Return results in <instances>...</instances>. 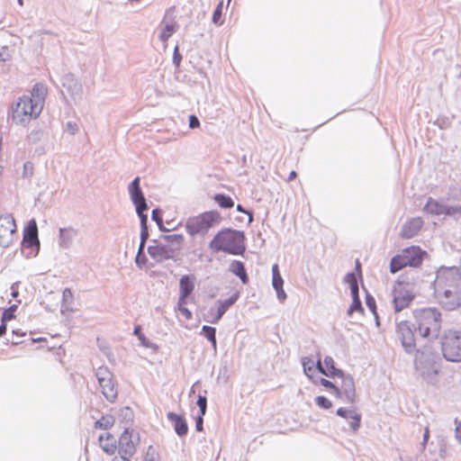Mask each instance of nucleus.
Listing matches in <instances>:
<instances>
[{
    "mask_svg": "<svg viewBox=\"0 0 461 461\" xmlns=\"http://www.w3.org/2000/svg\"><path fill=\"white\" fill-rule=\"evenodd\" d=\"M461 285V273L456 267H439L436 271V276L431 284L433 295L452 290Z\"/></svg>",
    "mask_w": 461,
    "mask_h": 461,
    "instance_id": "obj_6",
    "label": "nucleus"
},
{
    "mask_svg": "<svg viewBox=\"0 0 461 461\" xmlns=\"http://www.w3.org/2000/svg\"><path fill=\"white\" fill-rule=\"evenodd\" d=\"M12 51L7 46H4L0 50V61H6L11 59Z\"/></svg>",
    "mask_w": 461,
    "mask_h": 461,
    "instance_id": "obj_43",
    "label": "nucleus"
},
{
    "mask_svg": "<svg viewBox=\"0 0 461 461\" xmlns=\"http://www.w3.org/2000/svg\"><path fill=\"white\" fill-rule=\"evenodd\" d=\"M314 383H320L321 385H323L325 388L327 389H330L332 391V393L338 397V398H341V392L339 390V387L335 385L332 382H330V380H327L325 378H322V377H318L317 380H312Z\"/></svg>",
    "mask_w": 461,
    "mask_h": 461,
    "instance_id": "obj_33",
    "label": "nucleus"
},
{
    "mask_svg": "<svg viewBox=\"0 0 461 461\" xmlns=\"http://www.w3.org/2000/svg\"><path fill=\"white\" fill-rule=\"evenodd\" d=\"M230 271L239 276L241 282L246 285L249 283V276L247 275L244 264L240 260H233L230 264Z\"/></svg>",
    "mask_w": 461,
    "mask_h": 461,
    "instance_id": "obj_27",
    "label": "nucleus"
},
{
    "mask_svg": "<svg viewBox=\"0 0 461 461\" xmlns=\"http://www.w3.org/2000/svg\"><path fill=\"white\" fill-rule=\"evenodd\" d=\"M237 210H238L239 212H245V211L243 210V208H242V206H241L240 204H238V205H237Z\"/></svg>",
    "mask_w": 461,
    "mask_h": 461,
    "instance_id": "obj_63",
    "label": "nucleus"
},
{
    "mask_svg": "<svg viewBox=\"0 0 461 461\" xmlns=\"http://www.w3.org/2000/svg\"><path fill=\"white\" fill-rule=\"evenodd\" d=\"M240 297V293L239 292H235L230 298H228L227 300H224V301H219L218 303V307H217V310L215 312H213V311L212 310L210 312H209V319H208V321L212 322V323H216L218 322L221 318L222 317V315L226 312V311L231 306L233 305L237 300L239 299Z\"/></svg>",
    "mask_w": 461,
    "mask_h": 461,
    "instance_id": "obj_18",
    "label": "nucleus"
},
{
    "mask_svg": "<svg viewBox=\"0 0 461 461\" xmlns=\"http://www.w3.org/2000/svg\"><path fill=\"white\" fill-rule=\"evenodd\" d=\"M16 233V223L12 214L0 216V246L7 248L13 244Z\"/></svg>",
    "mask_w": 461,
    "mask_h": 461,
    "instance_id": "obj_11",
    "label": "nucleus"
},
{
    "mask_svg": "<svg viewBox=\"0 0 461 461\" xmlns=\"http://www.w3.org/2000/svg\"><path fill=\"white\" fill-rule=\"evenodd\" d=\"M139 441L138 435L133 429H126L120 436L117 442V449L120 455L132 456L136 452V445Z\"/></svg>",
    "mask_w": 461,
    "mask_h": 461,
    "instance_id": "obj_14",
    "label": "nucleus"
},
{
    "mask_svg": "<svg viewBox=\"0 0 461 461\" xmlns=\"http://www.w3.org/2000/svg\"><path fill=\"white\" fill-rule=\"evenodd\" d=\"M13 333L17 334L18 336H21V337L25 335L24 333H20L19 331H16V330H13Z\"/></svg>",
    "mask_w": 461,
    "mask_h": 461,
    "instance_id": "obj_64",
    "label": "nucleus"
},
{
    "mask_svg": "<svg viewBox=\"0 0 461 461\" xmlns=\"http://www.w3.org/2000/svg\"><path fill=\"white\" fill-rule=\"evenodd\" d=\"M45 89L41 85H35L30 95L20 97L11 108V120L16 125L27 126L32 120L37 119L44 106Z\"/></svg>",
    "mask_w": 461,
    "mask_h": 461,
    "instance_id": "obj_2",
    "label": "nucleus"
},
{
    "mask_svg": "<svg viewBox=\"0 0 461 461\" xmlns=\"http://www.w3.org/2000/svg\"><path fill=\"white\" fill-rule=\"evenodd\" d=\"M444 204L432 197H429L423 207V212L431 215H443Z\"/></svg>",
    "mask_w": 461,
    "mask_h": 461,
    "instance_id": "obj_26",
    "label": "nucleus"
},
{
    "mask_svg": "<svg viewBox=\"0 0 461 461\" xmlns=\"http://www.w3.org/2000/svg\"><path fill=\"white\" fill-rule=\"evenodd\" d=\"M433 296L437 303L447 311H455L461 307V285Z\"/></svg>",
    "mask_w": 461,
    "mask_h": 461,
    "instance_id": "obj_13",
    "label": "nucleus"
},
{
    "mask_svg": "<svg viewBox=\"0 0 461 461\" xmlns=\"http://www.w3.org/2000/svg\"><path fill=\"white\" fill-rule=\"evenodd\" d=\"M355 411H354V410H348V409L340 407L337 410V415H339V417H342L346 420H348L350 418V416H352Z\"/></svg>",
    "mask_w": 461,
    "mask_h": 461,
    "instance_id": "obj_45",
    "label": "nucleus"
},
{
    "mask_svg": "<svg viewBox=\"0 0 461 461\" xmlns=\"http://www.w3.org/2000/svg\"><path fill=\"white\" fill-rule=\"evenodd\" d=\"M324 365H325L326 368L328 369L327 376L337 377V376L343 375V371L341 369L335 367V362H334V359L332 358V357L326 356L324 357Z\"/></svg>",
    "mask_w": 461,
    "mask_h": 461,
    "instance_id": "obj_29",
    "label": "nucleus"
},
{
    "mask_svg": "<svg viewBox=\"0 0 461 461\" xmlns=\"http://www.w3.org/2000/svg\"><path fill=\"white\" fill-rule=\"evenodd\" d=\"M314 362L315 361L309 357L302 358L303 372L312 380H313V374L315 373Z\"/></svg>",
    "mask_w": 461,
    "mask_h": 461,
    "instance_id": "obj_31",
    "label": "nucleus"
},
{
    "mask_svg": "<svg viewBox=\"0 0 461 461\" xmlns=\"http://www.w3.org/2000/svg\"><path fill=\"white\" fill-rule=\"evenodd\" d=\"M456 429H455V438L456 441L461 444V421H458L457 419L455 420Z\"/></svg>",
    "mask_w": 461,
    "mask_h": 461,
    "instance_id": "obj_48",
    "label": "nucleus"
},
{
    "mask_svg": "<svg viewBox=\"0 0 461 461\" xmlns=\"http://www.w3.org/2000/svg\"><path fill=\"white\" fill-rule=\"evenodd\" d=\"M23 243V246L27 248H32L33 246L38 247L40 245L38 239V228L34 220L29 221L24 231Z\"/></svg>",
    "mask_w": 461,
    "mask_h": 461,
    "instance_id": "obj_21",
    "label": "nucleus"
},
{
    "mask_svg": "<svg viewBox=\"0 0 461 461\" xmlns=\"http://www.w3.org/2000/svg\"><path fill=\"white\" fill-rule=\"evenodd\" d=\"M202 332L203 334V336L212 342V347L214 348H216V346H217V342H216V337H215V333H216V330L215 328L213 327H211V326H206L204 325L202 329Z\"/></svg>",
    "mask_w": 461,
    "mask_h": 461,
    "instance_id": "obj_34",
    "label": "nucleus"
},
{
    "mask_svg": "<svg viewBox=\"0 0 461 461\" xmlns=\"http://www.w3.org/2000/svg\"><path fill=\"white\" fill-rule=\"evenodd\" d=\"M339 377L341 378V385L339 388L341 396L343 395L348 403H353L356 397V388L353 377L350 375H345L344 373L343 375Z\"/></svg>",
    "mask_w": 461,
    "mask_h": 461,
    "instance_id": "obj_19",
    "label": "nucleus"
},
{
    "mask_svg": "<svg viewBox=\"0 0 461 461\" xmlns=\"http://www.w3.org/2000/svg\"><path fill=\"white\" fill-rule=\"evenodd\" d=\"M139 216L140 217V221H141V227L142 228H147V215H145L143 213V212H141L140 213H138Z\"/></svg>",
    "mask_w": 461,
    "mask_h": 461,
    "instance_id": "obj_57",
    "label": "nucleus"
},
{
    "mask_svg": "<svg viewBox=\"0 0 461 461\" xmlns=\"http://www.w3.org/2000/svg\"><path fill=\"white\" fill-rule=\"evenodd\" d=\"M140 178L136 176L129 185V193L138 213L146 211L148 208L145 197L140 186Z\"/></svg>",
    "mask_w": 461,
    "mask_h": 461,
    "instance_id": "obj_16",
    "label": "nucleus"
},
{
    "mask_svg": "<svg viewBox=\"0 0 461 461\" xmlns=\"http://www.w3.org/2000/svg\"><path fill=\"white\" fill-rule=\"evenodd\" d=\"M223 3L220 2L213 12L212 14V22L216 24H221L222 23L221 20V12H222Z\"/></svg>",
    "mask_w": 461,
    "mask_h": 461,
    "instance_id": "obj_41",
    "label": "nucleus"
},
{
    "mask_svg": "<svg viewBox=\"0 0 461 461\" xmlns=\"http://www.w3.org/2000/svg\"><path fill=\"white\" fill-rule=\"evenodd\" d=\"M415 327L416 325H412L408 321H399L396 325L397 337L406 353L412 354L416 351L414 358L415 367L423 379L431 384H436L439 371V365L438 363L439 357L428 346L421 349H416Z\"/></svg>",
    "mask_w": 461,
    "mask_h": 461,
    "instance_id": "obj_1",
    "label": "nucleus"
},
{
    "mask_svg": "<svg viewBox=\"0 0 461 461\" xmlns=\"http://www.w3.org/2000/svg\"><path fill=\"white\" fill-rule=\"evenodd\" d=\"M411 283L405 280L402 276L399 277L397 281V287L393 290V307L396 312H401L406 308L410 303L414 299V294L411 291L406 290L402 287L403 285H409Z\"/></svg>",
    "mask_w": 461,
    "mask_h": 461,
    "instance_id": "obj_12",
    "label": "nucleus"
},
{
    "mask_svg": "<svg viewBox=\"0 0 461 461\" xmlns=\"http://www.w3.org/2000/svg\"><path fill=\"white\" fill-rule=\"evenodd\" d=\"M314 369H315V371L317 370L318 372L321 373L322 375H324L326 376L328 375H327V370L323 367V366L321 364L320 354H318V358L314 362Z\"/></svg>",
    "mask_w": 461,
    "mask_h": 461,
    "instance_id": "obj_47",
    "label": "nucleus"
},
{
    "mask_svg": "<svg viewBox=\"0 0 461 461\" xmlns=\"http://www.w3.org/2000/svg\"><path fill=\"white\" fill-rule=\"evenodd\" d=\"M182 59L181 55L178 52V47L176 46L174 50V61L176 65L180 64V61Z\"/></svg>",
    "mask_w": 461,
    "mask_h": 461,
    "instance_id": "obj_53",
    "label": "nucleus"
},
{
    "mask_svg": "<svg viewBox=\"0 0 461 461\" xmlns=\"http://www.w3.org/2000/svg\"><path fill=\"white\" fill-rule=\"evenodd\" d=\"M114 422L115 419L113 415H104L101 417V419L95 421V428L100 429H108L113 426Z\"/></svg>",
    "mask_w": 461,
    "mask_h": 461,
    "instance_id": "obj_30",
    "label": "nucleus"
},
{
    "mask_svg": "<svg viewBox=\"0 0 461 461\" xmlns=\"http://www.w3.org/2000/svg\"><path fill=\"white\" fill-rule=\"evenodd\" d=\"M199 126H200V122H199L198 118L195 115H190L189 116V127L191 129H195V128H199Z\"/></svg>",
    "mask_w": 461,
    "mask_h": 461,
    "instance_id": "obj_49",
    "label": "nucleus"
},
{
    "mask_svg": "<svg viewBox=\"0 0 461 461\" xmlns=\"http://www.w3.org/2000/svg\"><path fill=\"white\" fill-rule=\"evenodd\" d=\"M142 461H159L158 452L152 446H149Z\"/></svg>",
    "mask_w": 461,
    "mask_h": 461,
    "instance_id": "obj_39",
    "label": "nucleus"
},
{
    "mask_svg": "<svg viewBox=\"0 0 461 461\" xmlns=\"http://www.w3.org/2000/svg\"><path fill=\"white\" fill-rule=\"evenodd\" d=\"M140 178L136 176L129 185V193L138 213L146 211L148 208L145 197L140 186Z\"/></svg>",
    "mask_w": 461,
    "mask_h": 461,
    "instance_id": "obj_15",
    "label": "nucleus"
},
{
    "mask_svg": "<svg viewBox=\"0 0 461 461\" xmlns=\"http://www.w3.org/2000/svg\"><path fill=\"white\" fill-rule=\"evenodd\" d=\"M221 221V216L217 211L204 212L189 218L185 223V230L191 236L204 235L211 228L218 225Z\"/></svg>",
    "mask_w": 461,
    "mask_h": 461,
    "instance_id": "obj_8",
    "label": "nucleus"
},
{
    "mask_svg": "<svg viewBox=\"0 0 461 461\" xmlns=\"http://www.w3.org/2000/svg\"><path fill=\"white\" fill-rule=\"evenodd\" d=\"M364 312L360 299H352V303L348 310V314L351 315L354 312Z\"/></svg>",
    "mask_w": 461,
    "mask_h": 461,
    "instance_id": "obj_42",
    "label": "nucleus"
},
{
    "mask_svg": "<svg viewBox=\"0 0 461 461\" xmlns=\"http://www.w3.org/2000/svg\"><path fill=\"white\" fill-rule=\"evenodd\" d=\"M167 419L172 422L176 433L183 437L187 434L188 426L184 416L175 412H168Z\"/></svg>",
    "mask_w": 461,
    "mask_h": 461,
    "instance_id": "obj_23",
    "label": "nucleus"
},
{
    "mask_svg": "<svg viewBox=\"0 0 461 461\" xmlns=\"http://www.w3.org/2000/svg\"><path fill=\"white\" fill-rule=\"evenodd\" d=\"M203 415L200 414V415L196 418V420H195V428H196V430H197V431H202V430H203Z\"/></svg>",
    "mask_w": 461,
    "mask_h": 461,
    "instance_id": "obj_52",
    "label": "nucleus"
},
{
    "mask_svg": "<svg viewBox=\"0 0 461 461\" xmlns=\"http://www.w3.org/2000/svg\"><path fill=\"white\" fill-rule=\"evenodd\" d=\"M429 428H426L424 430L422 443H421L423 447H425V446L429 440Z\"/></svg>",
    "mask_w": 461,
    "mask_h": 461,
    "instance_id": "obj_55",
    "label": "nucleus"
},
{
    "mask_svg": "<svg viewBox=\"0 0 461 461\" xmlns=\"http://www.w3.org/2000/svg\"><path fill=\"white\" fill-rule=\"evenodd\" d=\"M443 215L446 216H461V204L447 205L444 204Z\"/></svg>",
    "mask_w": 461,
    "mask_h": 461,
    "instance_id": "obj_35",
    "label": "nucleus"
},
{
    "mask_svg": "<svg viewBox=\"0 0 461 461\" xmlns=\"http://www.w3.org/2000/svg\"><path fill=\"white\" fill-rule=\"evenodd\" d=\"M426 256L427 252L418 246L405 248L391 258L390 272L395 274L405 267H417L421 265Z\"/></svg>",
    "mask_w": 461,
    "mask_h": 461,
    "instance_id": "obj_7",
    "label": "nucleus"
},
{
    "mask_svg": "<svg viewBox=\"0 0 461 461\" xmlns=\"http://www.w3.org/2000/svg\"><path fill=\"white\" fill-rule=\"evenodd\" d=\"M344 281L349 285L352 299H360L358 283L356 275L352 272L348 273L344 277Z\"/></svg>",
    "mask_w": 461,
    "mask_h": 461,
    "instance_id": "obj_28",
    "label": "nucleus"
},
{
    "mask_svg": "<svg viewBox=\"0 0 461 461\" xmlns=\"http://www.w3.org/2000/svg\"><path fill=\"white\" fill-rule=\"evenodd\" d=\"M423 220L420 217L411 218L402 227L401 236L404 239L413 238L423 226Z\"/></svg>",
    "mask_w": 461,
    "mask_h": 461,
    "instance_id": "obj_20",
    "label": "nucleus"
},
{
    "mask_svg": "<svg viewBox=\"0 0 461 461\" xmlns=\"http://www.w3.org/2000/svg\"><path fill=\"white\" fill-rule=\"evenodd\" d=\"M209 247L212 252L242 255L245 251L244 233L232 229H222L214 235Z\"/></svg>",
    "mask_w": 461,
    "mask_h": 461,
    "instance_id": "obj_4",
    "label": "nucleus"
},
{
    "mask_svg": "<svg viewBox=\"0 0 461 461\" xmlns=\"http://www.w3.org/2000/svg\"><path fill=\"white\" fill-rule=\"evenodd\" d=\"M186 303H187V300L184 299L182 302V299H178L177 308H178V311L181 312V314L184 316V318L186 321H189L192 319L193 314H192L191 311H189L186 308Z\"/></svg>",
    "mask_w": 461,
    "mask_h": 461,
    "instance_id": "obj_36",
    "label": "nucleus"
},
{
    "mask_svg": "<svg viewBox=\"0 0 461 461\" xmlns=\"http://www.w3.org/2000/svg\"><path fill=\"white\" fill-rule=\"evenodd\" d=\"M445 454H446V449L445 447H441L440 449H439V455L441 457H444L445 456Z\"/></svg>",
    "mask_w": 461,
    "mask_h": 461,
    "instance_id": "obj_62",
    "label": "nucleus"
},
{
    "mask_svg": "<svg viewBox=\"0 0 461 461\" xmlns=\"http://www.w3.org/2000/svg\"><path fill=\"white\" fill-rule=\"evenodd\" d=\"M441 351L448 362H461V331L448 330L441 337Z\"/></svg>",
    "mask_w": 461,
    "mask_h": 461,
    "instance_id": "obj_9",
    "label": "nucleus"
},
{
    "mask_svg": "<svg viewBox=\"0 0 461 461\" xmlns=\"http://www.w3.org/2000/svg\"><path fill=\"white\" fill-rule=\"evenodd\" d=\"M96 376L102 393L110 402L117 397V388L113 379V375L107 367L101 366L96 371Z\"/></svg>",
    "mask_w": 461,
    "mask_h": 461,
    "instance_id": "obj_10",
    "label": "nucleus"
},
{
    "mask_svg": "<svg viewBox=\"0 0 461 461\" xmlns=\"http://www.w3.org/2000/svg\"><path fill=\"white\" fill-rule=\"evenodd\" d=\"M348 420H350L349 427H350L351 430L353 432H356L360 427L361 415L359 413H357V411H355L353 413V415L350 416V418Z\"/></svg>",
    "mask_w": 461,
    "mask_h": 461,
    "instance_id": "obj_37",
    "label": "nucleus"
},
{
    "mask_svg": "<svg viewBox=\"0 0 461 461\" xmlns=\"http://www.w3.org/2000/svg\"><path fill=\"white\" fill-rule=\"evenodd\" d=\"M214 201L218 203V205L221 208H232L234 206V202L230 196L225 195L223 194H217L213 197Z\"/></svg>",
    "mask_w": 461,
    "mask_h": 461,
    "instance_id": "obj_32",
    "label": "nucleus"
},
{
    "mask_svg": "<svg viewBox=\"0 0 461 461\" xmlns=\"http://www.w3.org/2000/svg\"><path fill=\"white\" fill-rule=\"evenodd\" d=\"M416 322L414 328L419 335L432 341L439 336L442 326V314L436 307L417 309L413 312Z\"/></svg>",
    "mask_w": 461,
    "mask_h": 461,
    "instance_id": "obj_3",
    "label": "nucleus"
},
{
    "mask_svg": "<svg viewBox=\"0 0 461 461\" xmlns=\"http://www.w3.org/2000/svg\"><path fill=\"white\" fill-rule=\"evenodd\" d=\"M197 405L200 408V414L204 415L207 407V399L205 396L199 395L197 399Z\"/></svg>",
    "mask_w": 461,
    "mask_h": 461,
    "instance_id": "obj_46",
    "label": "nucleus"
},
{
    "mask_svg": "<svg viewBox=\"0 0 461 461\" xmlns=\"http://www.w3.org/2000/svg\"><path fill=\"white\" fill-rule=\"evenodd\" d=\"M366 306L368 307V309L375 314L376 315V305H375V301L374 299V297L367 294L366 296Z\"/></svg>",
    "mask_w": 461,
    "mask_h": 461,
    "instance_id": "obj_44",
    "label": "nucleus"
},
{
    "mask_svg": "<svg viewBox=\"0 0 461 461\" xmlns=\"http://www.w3.org/2000/svg\"><path fill=\"white\" fill-rule=\"evenodd\" d=\"M272 274H273L272 285L276 291L277 297L279 300L285 301L286 298V294L283 289L284 280L280 275L279 267L276 264L273 265V267H272Z\"/></svg>",
    "mask_w": 461,
    "mask_h": 461,
    "instance_id": "obj_25",
    "label": "nucleus"
},
{
    "mask_svg": "<svg viewBox=\"0 0 461 461\" xmlns=\"http://www.w3.org/2000/svg\"><path fill=\"white\" fill-rule=\"evenodd\" d=\"M169 12L170 9L166 11V14L159 24L160 32L158 37L162 42H167V40L176 32L178 27L175 17L168 16Z\"/></svg>",
    "mask_w": 461,
    "mask_h": 461,
    "instance_id": "obj_17",
    "label": "nucleus"
},
{
    "mask_svg": "<svg viewBox=\"0 0 461 461\" xmlns=\"http://www.w3.org/2000/svg\"><path fill=\"white\" fill-rule=\"evenodd\" d=\"M134 334L138 336V338L140 339V340H143L144 339V336L143 334L140 332V326H137L135 327L134 329Z\"/></svg>",
    "mask_w": 461,
    "mask_h": 461,
    "instance_id": "obj_59",
    "label": "nucleus"
},
{
    "mask_svg": "<svg viewBox=\"0 0 461 461\" xmlns=\"http://www.w3.org/2000/svg\"><path fill=\"white\" fill-rule=\"evenodd\" d=\"M148 239V230L147 228L141 229V242L140 245V252L143 250L146 240Z\"/></svg>",
    "mask_w": 461,
    "mask_h": 461,
    "instance_id": "obj_50",
    "label": "nucleus"
},
{
    "mask_svg": "<svg viewBox=\"0 0 461 461\" xmlns=\"http://www.w3.org/2000/svg\"><path fill=\"white\" fill-rule=\"evenodd\" d=\"M152 219L156 221L158 224H161L162 220L159 216V211L158 209L152 211Z\"/></svg>",
    "mask_w": 461,
    "mask_h": 461,
    "instance_id": "obj_54",
    "label": "nucleus"
},
{
    "mask_svg": "<svg viewBox=\"0 0 461 461\" xmlns=\"http://www.w3.org/2000/svg\"><path fill=\"white\" fill-rule=\"evenodd\" d=\"M73 296V294H72V291L68 288H66L64 291H63V297L65 300H68V299H71Z\"/></svg>",
    "mask_w": 461,
    "mask_h": 461,
    "instance_id": "obj_58",
    "label": "nucleus"
},
{
    "mask_svg": "<svg viewBox=\"0 0 461 461\" xmlns=\"http://www.w3.org/2000/svg\"><path fill=\"white\" fill-rule=\"evenodd\" d=\"M15 311H16L15 305L10 306L9 308L5 309L2 313L1 322L7 323L11 320H13L14 318Z\"/></svg>",
    "mask_w": 461,
    "mask_h": 461,
    "instance_id": "obj_38",
    "label": "nucleus"
},
{
    "mask_svg": "<svg viewBox=\"0 0 461 461\" xmlns=\"http://www.w3.org/2000/svg\"><path fill=\"white\" fill-rule=\"evenodd\" d=\"M296 172L292 170L290 171V181L294 180L296 177Z\"/></svg>",
    "mask_w": 461,
    "mask_h": 461,
    "instance_id": "obj_61",
    "label": "nucleus"
},
{
    "mask_svg": "<svg viewBox=\"0 0 461 461\" xmlns=\"http://www.w3.org/2000/svg\"><path fill=\"white\" fill-rule=\"evenodd\" d=\"M194 280L195 277L190 275L182 276L179 279V298L187 300V297L194 290Z\"/></svg>",
    "mask_w": 461,
    "mask_h": 461,
    "instance_id": "obj_22",
    "label": "nucleus"
},
{
    "mask_svg": "<svg viewBox=\"0 0 461 461\" xmlns=\"http://www.w3.org/2000/svg\"><path fill=\"white\" fill-rule=\"evenodd\" d=\"M6 329H7L6 323L5 322H1V325H0V337L4 336L5 334Z\"/></svg>",
    "mask_w": 461,
    "mask_h": 461,
    "instance_id": "obj_60",
    "label": "nucleus"
},
{
    "mask_svg": "<svg viewBox=\"0 0 461 461\" xmlns=\"http://www.w3.org/2000/svg\"><path fill=\"white\" fill-rule=\"evenodd\" d=\"M316 404L322 409H330L332 406L331 402L325 396L320 395L315 398Z\"/></svg>",
    "mask_w": 461,
    "mask_h": 461,
    "instance_id": "obj_40",
    "label": "nucleus"
},
{
    "mask_svg": "<svg viewBox=\"0 0 461 461\" xmlns=\"http://www.w3.org/2000/svg\"><path fill=\"white\" fill-rule=\"evenodd\" d=\"M141 253H142V251L140 252V250H139L138 255L136 257V263L140 267L143 266L146 262V258H145V256L141 255Z\"/></svg>",
    "mask_w": 461,
    "mask_h": 461,
    "instance_id": "obj_51",
    "label": "nucleus"
},
{
    "mask_svg": "<svg viewBox=\"0 0 461 461\" xmlns=\"http://www.w3.org/2000/svg\"><path fill=\"white\" fill-rule=\"evenodd\" d=\"M99 444L101 448L108 455H113L117 450V439L109 432L100 435Z\"/></svg>",
    "mask_w": 461,
    "mask_h": 461,
    "instance_id": "obj_24",
    "label": "nucleus"
},
{
    "mask_svg": "<svg viewBox=\"0 0 461 461\" xmlns=\"http://www.w3.org/2000/svg\"><path fill=\"white\" fill-rule=\"evenodd\" d=\"M183 242V234L165 235L161 240L152 241V244L148 248V253L157 261L172 259L180 250Z\"/></svg>",
    "mask_w": 461,
    "mask_h": 461,
    "instance_id": "obj_5",
    "label": "nucleus"
},
{
    "mask_svg": "<svg viewBox=\"0 0 461 461\" xmlns=\"http://www.w3.org/2000/svg\"><path fill=\"white\" fill-rule=\"evenodd\" d=\"M128 455H120L119 456H115L113 461H131Z\"/></svg>",
    "mask_w": 461,
    "mask_h": 461,
    "instance_id": "obj_56",
    "label": "nucleus"
}]
</instances>
